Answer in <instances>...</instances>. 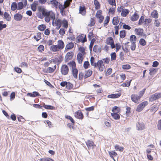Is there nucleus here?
I'll return each mask as SVG.
<instances>
[{"label": "nucleus", "instance_id": "obj_1", "mask_svg": "<svg viewBox=\"0 0 161 161\" xmlns=\"http://www.w3.org/2000/svg\"><path fill=\"white\" fill-rule=\"evenodd\" d=\"M97 67L99 71L100 72H102L103 71L105 68V66L103 64V62L101 60H99L96 64V66L94 68Z\"/></svg>", "mask_w": 161, "mask_h": 161}, {"label": "nucleus", "instance_id": "obj_2", "mask_svg": "<svg viewBox=\"0 0 161 161\" xmlns=\"http://www.w3.org/2000/svg\"><path fill=\"white\" fill-rule=\"evenodd\" d=\"M161 97V92L156 93L151 95L149 98V101L150 102H153Z\"/></svg>", "mask_w": 161, "mask_h": 161}, {"label": "nucleus", "instance_id": "obj_3", "mask_svg": "<svg viewBox=\"0 0 161 161\" xmlns=\"http://www.w3.org/2000/svg\"><path fill=\"white\" fill-rule=\"evenodd\" d=\"M148 104V102L147 101H144L142 103L138 106L136 111L139 112H141Z\"/></svg>", "mask_w": 161, "mask_h": 161}, {"label": "nucleus", "instance_id": "obj_4", "mask_svg": "<svg viewBox=\"0 0 161 161\" xmlns=\"http://www.w3.org/2000/svg\"><path fill=\"white\" fill-rule=\"evenodd\" d=\"M106 43L108 45H110L112 49L115 47L113 39L111 37H109L107 39Z\"/></svg>", "mask_w": 161, "mask_h": 161}, {"label": "nucleus", "instance_id": "obj_5", "mask_svg": "<svg viewBox=\"0 0 161 161\" xmlns=\"http://www.w3.org/2000/svg\"><path fill=\"white\" fill-rule=\"evenodd\" d=\"M69 68L66 64L63 65L61 68V71L62 75H67L69 72Z\"/></svg>", "mask_w": 161, "mask_h": 161}, {"label": "nucleus", "instance_id": "obj_6", "mask_svg": "<svg viewBox=\"0 0 161 161\" xmlns=\"http://www.w3.org/2000/svg\"><path fill=\"white\" fill-rule=\"evenodd\" d=\"M73 55L74 53L72 52H68L65 57L64 61L65 62H67L69 60L71 59L73 57Z\"/></svg>", "mask_w": 161, "mask_h": 161}, {"label": "nucleus", "instance_id": "obj_7", "mask_svg": "<svg viewBox=\"0 0 161 161\" xmlns=\"http://www.w3.org/2000/svg\"><path fill=\"white\" fill-rule=\"evenodd\" d=\"M145 125L143 122H138L136 124V129L138 130H142L145 128Z\"/></svg>", "mask_w": 161, "mask_h": 161}, {"label": "nucleus", "instance_id": "obj_8", "mask_svg": "<svg viewBox=\"0 0 161 161\" xmlns=\"http://www.w3.org/2000/svg\"><path fill=\"white\" fill-rule=\"evenodd\" d=\"M130 97L132 101L135 103H138V101L140 98L137 95L133 94L131 95Z\"/></svg>", "mask_w": 161, "mask_h": 161}, {"label": "nucleus", "instance_id": "obj_9", "mask_svg": "<svg viewBox=\"0 0 161 161\" xmlns=\"http://www.w3.org/2000/svg\"><path fill=\"white\" fill-rule=\"evenodd\" d=\"M86 144L89 149H93V147L95 146L93 142L90 140H88L86 142Z\"/></svg>", "mask_w": 161, "mask_h": 161}, {"label": "nucleus", "instance_id": "obj_10", "mask_svg": "<svg viewBox=\"0 0 161 161\" xmlns=\"http://www.w3.org/2000/svg\"><path fill=\"white\" fill-rule=\"evenodd\" d=\"M77 57L78 63L79 64H81L83 60V54L80 53H79L77 55Z\"/></svg>", "mask_w": 161, "mask_h": 161}, {"label": "nucleus", "instance_id": "obj_11", "mask_svg": "<svg viewBox=\"0 0 161 161\" xmlns=\"http://www.w3.org/2000/svg\"><path fill=\"white\" fill-rule=\"evenodd\" d=\"M79 13L82 15L85 16L86 14V9L84 6H80L79 8Z\"/></svg>", "mask_w": 161, "mask_h": 161}, {"label": "nucleus", "instance_id": "obj_12", "mask_svg": "<svg viewBox=\"0 0 161 161\" xmlns=\"http://www.w3.org/2000/svg\"><path fill=\"white\" fill-rule=\"evenodd\" d=\"M22 17L23 15L21 14L17 13L14 15V18L16 21H19L22 19Z\"/></svg>", "mask_w": 161, "mask_h": 161}, {"label": "nucleus", "instance_id": "obj_13", "mask_svg": "<svg viewBox=\"0 0 161 161\" xmlns=\"http://www.w3.org/2000/svg\"><path fill=\"white\" fill-rule=\"evenodd\" d=\"M59 3L56 0H52L50 1V3H48V4H51L54 7L57 9L58 8Z\"/></svg>", "mask_w": 161, "mask_h": 161}, {"label": "nucleus", "instance_id": "obj_14", "mask_svg": "<svg viewBox=\"0 0 161 161\" xmlns=\"http://www.w3.org/2000/svg\"><path fill=\"white\" fill-rule=\"evenodd\" d=\"M121 95V94L120 93L115 94H112L109 95L107 97L108 98H115L119 97Z\"/></svg>", "mask_w": 161, "mask_h": 161}, {"label": "nucleus", "instance_id": "obj_15", "mask_svg": "<svg viewBox=\"0 0 161 161\" xmlns=\"http://www.w3.org/2000/svg\"><path fill=\"white\" fill-rule=\"evenodd\" d=\"M119 18L118 17H114L112 20V23L114 25H116L119 23Z\"/></svg>", "mask_w": 161, "mask_h": 161}, {"label": "nucleus", "instance_id": "obj_16", "mask_svg": "<svg viewBox=\"0 0 161 161\" xmlns=\"http://www.w3.org/2000/svg\"><path fill=\"white\" fill-rule=\"evenodd\" d=\"M143 29L141 28L135 29V30L136 34L138 35H142L143 32Z\"/></svg>", "mask_w": 161, "mask_h": 161}, {"label": "nucleus", "instance_id": "obj_17", "mask_svg": "<svg viewBox=\"0 0 161 161\" xmlns=\"http://www.w3.org/2000/svg\"><path fill=\"white\" fill-rule=\"evenodd\" d=\"M58 45H57L59 49H63L64 46V42L62 40H59L58 41Z\"/></svg>", "mask_w": 161, "mask_h": 161}, {"label": "nucleus", "instance_id": "obj_18", "mask_svg": "<svg viewBox=\"0 0 161 161\" xmlns=\"http://www.w3.org/2000/svg\"><path fill=\"white\" fill-rule=\"evenodd\" d=\"M110 158L112 159L114 158V157H116L117 156V153L114 151H111L108 152Z\"/></svg>", "mask_w": 161, "mask_h": 161}, {"label": "nucleus", "instance_id": "obj_19", "mask_svg": "<svg viewBox=\"0 0 161 161\" xmlns=\"http://www.w3.org/2000/svg\"><path fill=\"white\" fill-rule=\"evenodd\" d=\"M92 73V71L91 69H89L85 72V74L84 76L85 79L86 78L91 75Z\"/></svg>", "mask_w": 161, "mask_h": 161}, {"label": "nucleus", "instance_id": "obj_20", "mask_svg": "<svg viewBox=\"0 0 161 161\" xmlns=\"http://www.w3.org/2000/svg\"><path fill=\"white\" fill-rule=\"evenodd\" d=\"M129 10L127 9H123L121 13L122 16L126 17L129 12Z\"/></svg>", "mask_w": 161, "mask_h": 161}, {"label": "nucleus", "instance_id": "obj_21", "mask_svg": "<svg viewBox=\"0 0 161 161\" xmlns=\"http://www.w3.org/2000/svg\"><path fill=\"white\" fill-rule=\"evenodd\" d=\"M139 17V15L136 13H135L131 17L130 19L132 21H136L138 19Z\"/></svg>", "mask_w": 161, "mask_h": 161}, {"label": "nucleus", "instance_id": "obj_22", "mask_svg": "<svg viewBox=\"0 0 161 161\" xmlns=\"http://www.w3.org/2000/svg\"><path fill=\"white\" fill-rule=\"evenodd\" d=\"M94 4L95 6V9L96 10L99 9L100 8V4L97 0L94 1Z\"/></svg>", "mask_w": 161, "mask_h": 161}, {"label": "nucleus", "instance_id": "obj_23", "mask_svg": "<svg viewBox=\"0 0 161 161\" xmlns=\"http://www.w3.org/2000/svg\"><path fill=\"white\" fill-rule=\"evenodd\" d=\"M78 73V70L76 68L72 69V74L74 77L75 78H77V75Z\"/></svg>", "mask_w": 161, "mask_h": 161}, {"label": "nucleus", "instance_id": "obj_24", "mask_svg": "<svg viewBox=\"0 0 161 161\" xmlns=\"http://www.w3.org/2000/svg\"><path fill=\"white\" fill-rule=\"evenodd\" d=\"M50 49L53 52L58 51L59 49V47H58V46L57 45H53L52 46L50 47Z\"/></svg>", "mask_w": 161, "mask_h": 161}, {"label": "nucleus", "instance_id": "obj_25", "mask_svg": "<svg viewBox=\"0 0 161 161\" xmlns=\"http://www.w3.org/2000/svg\"><path fill=\"white\" fill-rule=\"evenodd\" d=\"M117 113H112L111 114L112 117L116 120L119 119L120 118L119 115Z\"/></svg>", "mask_w": 161, "mask_h": 161}, {"label": "nucleus", "instance_id": "obj_26", "mask_svg": "<svg viewBox=\"0 0 161 161\" xmlns=\"http://www.w3.org/2000/svg\"><path fill=\"white\" fill-rule=\"evenodd\" d=\"M151 14L152 17L154 18L157 19L158 18V14L156 10H154L151 13Z\"/></svg>", "mask_w": 161, "mask_h": 161}, {"label": "nucleus", "instance_id": "obj_27", "mask_svg": "<svg viewBox=\"0 0 161 161\" xmlns=\"http://www.w3.org/2000/svg\"><path fill=\"white\" fill-rule=\"evenodd\" d=\"M4 16L5 19L8 21H9L11 20V17L10 15L7 12H5L4 14Z\"/></svg>", "mask_w": 161, "mask_h": 161}, {"label": "nucleus", "instance_id": "obj_28", "mask_svg": "<svg viewBox=\"0 0 161 161\" xmlns=\"http://www.w3.org/2000/svg\"><path fill=\"white\" fill-rule=\"evenodd\" d=\"M17 8V4L16 2H13L11 5V9L12 11H14Z\"/></svg>", "mask_w": 161, "mask_h": 161}, {"label": "nucleus", "instance_id": "obj_29", "mask_svg": "<svg viewBox=\"0 0 161 161\" xmlns=\"http://www.w3.org/2000/svg\"><path fill=\"white\" fill-rule=\"evenodd\" d=\"M74 47V44L72 42H70L65 47L66 49H69L72 48Z\"/></svg>", "mask_w": 161, "mask_h": 161}, {"label": "nucleus", "instance_id": "obj_30", "mask_svg": "<svg viewBox=\"0 0 161 161\" xmlns=\"http://www.w3.org/2000/svg\"><path fill=\"white\" fill-rule=\"evenodd\" d=\"M76 114L78 115L77 118L79 119H82L84 116L82 113L80 111H78L76 112Z\"/></svg>", "mask_w": 161, "mask_h": 161}, {"label": "nucleus", "instance_id": "obj_31", "mask_svg": "<svg viewBox=\"0 0 161 161\" xmlns=\"http://www.w3.org/2000/svg\"><path fill=\"white\" fill-rule=\"evenodd\" d=\"M68 64L70 67H71L72 69L76 68V64L75 62L72 61Z\"/></svg>", "mask_w": 161, "mask_h": 161}, {"label": "nucleus", "instance_id": "obj_32", "mask_svg": "<svg viewBox=\"0 0 161 161\" xmlns=\"http://www.w3.org/2000/svg\"><path fill=\"white\" fill-rule=\"evenodd\" d=\"M130 40L131 43L133 42L136 43V36L135 35H131L130 37Z\"/></svg>", "mask_w": 161, "mask_h": 161}, {"label": "nucleus", "instance_id": "obj_33", "mask_svg": "<svg viewBox=\"0 0 161 161\" xmlns=\"http://www.w3.org/2000/svg\"><path fill=\"white\" fill-rule=\"evenodd\" d=\"M126 36V31L125 30L121 31L120 32L119 36L121 38H124Z\"/></svg>", "mask_w": 161, "mask_h": 161}, {"label": "nucleus", "instance_id": "obj_34", "mask_svg": "<svg viewBox=\"0 0 161 161\" xmlns=\"http://www.w3.org/2000/svg\"><path fill=\"white\" fill-rule=\"evenodd\" d=\"M109 20H110L109 16H107L106 17V19L105 20L104 22V25H103L104 26V27L108 25V24L109 22Z\"/></svg>", "mask_w": 161, "mask_h": 161}, {"label": "nucleus", "instance_id": "obj_35", "mask_svg": "<svg viewBox=\"0 0 161 161\" xmlns=\"http://www.w3.org/2000/svg\"><path fill=\"white\" fill-rule=\"evenodd\" d=\"M115 149L116 151H119L120 152H122L124 150L123 147L119 146L118 145H116L115 146Z\"/></svg>", "mask_w": 161, "mask_h": 161}, {"label": "nucleus", "instance_id": "obj_36", "mask_svg": "<svg viewBox=\"0 0 161 161\" xmlns=\"http://www.w3.org/2000/svg\"><path fill=\"white\" fill-rule=\"evenodd\" d=\"M40 161H54V160L51 158L46 157L44 158H41Z\"/></svg>", "mask_w": 161, "mask_h": 161}, {"label": "nucleus", "instance_id": "obj_37", "mask_svg": "<svg viewBox=\"0 0 161 161\" xmlns=\"http://www.w3.org/2000/svg\"><path fill=\"white\" fill-rule=\"evenodd\" d=\"M119 108L117 106H114L112 110V111L114 113H119Z\"/></svg>", "mask_w": 161, "mask_h": 161}, {"label": "nucleus", "instance_id": "obj_38", "mask_svg": "<svg viewBox=\"0 0 161 161\" xmlns=\"http://www.w3.org/2000/svg\"><path fill=\"white\" fill-rule=\"evenodd\" d=\"M95 58L93 56L90 59V63L91 65L92 66H93L94 67L96 66V64L97 63H94Z\"/></svg>", "mask_w": 161, "mask_h": 161}, {"label": "nucleus", "instance_id": "obj_39", "mask_svg": "<svg viewBox=\"0 0 161 161\" xmlns=\"http://www.w3.org/2000/svg\"><path fill=\"white\" fill-rule=\"evenodd\" d=\"M46 25H39L38 27V29L40 31H43L46 28Z\"/></svg>", "mask_w": 161, "mask_h": 161}, {"label": "nucleus", "instance_id": "obj_40", "mask_svg": "<svg viewBox=\"0 0 161 161\" xmlns=\"http://www.w3.org/2000/svg\"><path fill=\"white\" fill-rule=\"evenodd\" d=\"M24 6V4L22 2H19L18 3L17 5V10H20L22 9Z\"/></svg>", "mask_w": 161, "mask_h": 161}, {"label": "nucleus", "instance_id": "obj_41", "mask_svg": "<svg viewBox=\"0 0 161 161\" xmlns=\"http://www.w3.org/2000/svg\"><path fill=\"white\" fill-rule=\"evenodd\" d=\"M73 85L69 82H67L66 85V87L67 89L69 90L72 88Z\"/></svg>", "mask_w": 161, "mask_h": 161}, {"label": "nucleus", "instance_id": "obj_42", "mask_svg": "<svg viewBox=\"0 0 161 161\" xmlns=\"http://www.w3.org/2000/svg\"><path fill=\"white\" fill-rule=\"evenodd\" d=\"M65 117L67 119H69L70 120L71 122L73 123L74 124L75 123V121L70 116L67 115H65Z\"/></svg>", "mask_w": 161, "mask_h": 161}, {"label": "nucleus", "instance_id": "obj_43", "mask_svg": "<svg viewBox=\"0 0 161 161\" xmlns=\"http://www.w3.org/2000/svg\"><path fill=\"white\" fill-rule=\"evenodd\" d=\"M116 55L115 53H113L111 54V60L112 61L115 60Z\"/></svg>", "mask_w": 161, "mask_h": 161}, {"label": "nucleus", "instance_id": "obj_44", "mask_svg": "<svg viewBox=\"0 0 161 161\" xmlns=\"http://www.w3.org/2000/svg\"><path fill=\"white\" fill-rule=\"evenodd\" d=\"M139 43L141 45L143 46H145L146 44V42L143 38L140 39Z\"/></svg>", "mask_w": 161, "mask_h": 161}, {"label": "nucleus", "instance_id": "obj_45", "mask_svg": "<svg viewBox=\"0 0 161 161\" xmlns=\"http://www.w3.org/2000/svg\"><path fill=\"white\" fill-rule=\"evenodd\" d=\"M3 21H0V31H1L3 28H5L7 25L5 24H3Z\"/></svg>", "mask_w": 161, "mask_h": 161}, {"label": "nucleus", "instance_id": "obj_46", "mask_svg": "<svg viewBox=\"0 0 161 161\" xmlns=\"http://www.w3.org/2000/svg\"><path fill=\"white\" fill-rule=\"evenodd\" d=\"M62 23L63 25V26L65 28H67L68 27V22L67 20L64 19L63 20Z\"/></svg>", "mask_w": 161, "mask_h": 161}, {"label": "nucleus", "instance_id": "obj_47", "mask_svg": "<svg viewBox=\"0 0 161 161\" xmlns=\"http://www.w3.org/2000/svg\"><path fill=\"white\" fill-rule=\"evenodd\" d=\"M95 40L93 39L91 41V42L89 45V49L91 52L92 51V48L94 43Z\"/></svg>", "mask_w": 161, "mask_h": 161}, {"label": "nucleus", "instance_id": "obj_48", "mask_svg": "<svg viewBox=\"0 0 161 161\" xmlns=\"http://www.w3.org/2000/svg\"><path fill=\"white\" fill-rule=\"evenodd\" d=\"M42 14L43 15L45 16H49L50 12L46 11V9H45L42 12Z\"/></svg>", "mask_w": 161, "mask_h": 161}, {"label": "nucleus", "instance_id": "obj_49", "mask_svg": "<svg viewBox=\"0 0 161 161\" xmlns=\"http://www.w3.org/2000/svg\"><path fill=\"white\" fill-rule=\"evenodd\" d=\"M144 20V17L143 16H142L140 18L139 22L138 23V25H141L143 23V22Z\"/></svg>", "mask_w": 161, "mask_h": 161}, {"label": "nucleus", "instance_id": "obj_50", "mask_svg": "<svg viewBox=\"0 0 161 161\" xmlns=\"http://www.w3.org/2000/svg\"><path fill=\"white\" fill-rule=\"evenodd\" d=\"M38 49L39 52H42L44 50V47L42 45H40L38 47Z\"/></svg>", "mask_w": 161, "mask_h": 161}, {"label": "nucleus", "instance_id": "obj_51", "mask_svg": "<svg viewBox=\"0 0 161 161\" xmlns=\"http://www.w3.org/2000/svg\"><path fill=\"white\" fill-rule=\"evenodd\" d=\"M54 71V69L51 67H49L47 69V72L49 73H53Z\"/></svg>", "mask_w": 161, "mask_h": 161}, {"label": "nucleus", "instance_id": "obj_52", "mask_svg": "<svg viewBox=\"0 0 161 161\" xmlns=\"http://www.w3.org/2000/svg\"><path fill=\"white\" fill-rule=\"evenodd\" d=\"M136 43L133 42L131 43V44L130 46V49L131 50L134 51L136 49Z\"/></svg>", "mask_w": 161, "mask_h": 161}, {"label": "nucleus", "instance_id": "obj_53", "mask_svg": "<svg viewBox=\"0 0 161 161\" xmlns=\"http://www.w3.org/2000/svg\"><path fill=\"white\" fill-rule=\"evenodd\" d=\"M122 68L125 69H128L131 68V67L129 64H125L122 65Z\"/></svg>", "mask_w": 161, "mask_h": 161}, {"label": "nucleus", "instance_id": "obj_54", "mask_svg": "<svg viewBox=\"0 0 161 161\" xmlns=\"http://www.w3.org/2000/svg\"><path fill=\"white\" fill-rule=\"evenodd\" d=\"M109 3L112 5L116 6L115 0H108Z\"/></svg>", "mask_w": 161, "mask_h": 161}, {"label": "nucleus", "instance_id": "obj_55", "mask_svg": "<svg viewBox=\"0 0 161 161\" xmlns=\"http://www.w3.org/2000/svg\"><path fill=\"white\" fill-rule=\"evenodd\" d=\"M89 65V63L88 61H85L84 63L83 67L85 69H87L88 68Z\"/></svg>", "mask_w": 161, "mask_h": 161}, {"label": "nucleus", "instance_id": "obj_56", "mask_svg": "<svg viewBox=\"0 0 161 161\" xmlns=\"http://www.w3.org/2000/svg\"><path fill=\"white\" fill-rule=\"evenodd\" d=\"M145 90H146V89L144 88L143 89L142 91H141L139 92V95L138 96H140V98H141V97L144 94V93L145 92Z\"/></svg>", "mask_w": 161, "mask_h": 161}, {"label": "nucleus", "instance_id": "obj_57", "mask_svg": "<svg viewBox=\"0 0 161 161\" xmlns=\"http://www.w3.org/2000/svg\"><path fill=\"white\" fill-rule=\"evenodd\" d=\"M152 21V19L149 18V19H145V20L144 21V22L145 23V25H146L147 24H149Z\"/></svg>", "mask_w": 161, "mask_h": 161}, {"label": "nucleus", "instance_id": "obj_58", "mask_svg": "<svg viewBox=\"0 0 161 161\" xmlns=\"http://www.w3.org/2000/svg\"><path fill=\"white\" fill-rule=\"evenodd\" d=\"M46 106V107H45V108L46 109L53 110L54 109H55V107L52 106L47 105V106Z\"/></svg>", "mask_w": 161, "mask_h": 161}, {"label": "nucleus", "instance_id": "obj_59", "mask_svg": "<svg viewBox=\"0 0 161 161\" xmlns=\"http://www.w3.org/2000/svg\"><path fill=\"white\" fill-rule=\"evenodd\" d=\"M18 120L19 122H25V120L21 116H20L18 118Z\"/></svg>", "mask_w": 161, "mask_h": 161}, {"label": "nucleus", "instance_id": "obj_60", "mask_svg": "<svg viewBox=\"0 0 161 161\" xmlns=\"http://www.w3.org/2000/svg\"><path fill=\"white\" fill-rule=\"evenodd\" d=\"M62 22L60 19H58L55 23V25H59V26H61Z\"/></svg>", "mask_w": 161, "mask_h": 161}, {"label": "nucleus", "instance_id": "obj_61", "mask_svg": "<svg viewBox=\"0 0 161 161\" xmlns=\"http://www.w3.org/2000/svg\"><path fill=\"white\" fill-rule=\"evenodd\" d=\"M112 69L111 68H108L106 74V75L107 76H108V75H110L112 72Z\"/></svg>", "mask_w": 161, "mask_h": 161}, {"label": "nucleus", "instance_id": "obj_62", "mask_svg": "<svg viewBox=\"0 0 161 161\" xmlns=\"http://www.w3.org/2000/svg\"><path fill=\"white\" fill-rule=\"evenodd\" d=\"M72 1V0H66L64 2V4L69 6L70 5Z\"/></svg>", "mask_w": 161, "mask_h": 161}, {"label": "nucleus", "instance_id": "obj_63", "mask_svg": "<svg viewBox=\"0 0 161 161\" xmlns=\"http://www.w3.org/2000/svg\"><path fill=\"white\" fill-rule=\"evenodd\" d=\"M65 31L64 29L61 28L59 31V33L61 35H63L65 33Z\"/></svg>", "mask_w": 161, "mask_h": 161}, {"label": "nucleus", "instance_id": "obj_64", "mask_svg": "<svg viewBox=\"0 0 161 161\" xmlns=\"http://www.w3.org/2000/svg\"><path fill=\"white\" fill-rule=\"evenodd\" d=\"M115 47H116V51H118L121 48V46L119 43H117L116 44Z\"/></svg>", "mask_w": 161, "mask_h": 161}]
</instances>
